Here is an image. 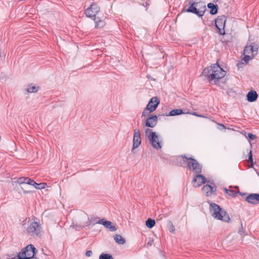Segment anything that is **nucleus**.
<instances>
[{
	"label": "nucleus",
	"mask_w": 259,
	"mask_h": 259,
	"mask_svg": "<svg viewBox=\"0 0 259 259\" xmlns=\"http://www.w3.org/2000/svg\"><path fill=\"white\" fill-rule=\"evenodd\" d=\"M202 74L210 80L213 81L215 83L225 76L226 72L218 63H216L205 68L203 70Z\"/></svg>",
	"instance_id": "nucleus-1"
},
{
	"label": "nucleus",
	"mask_w": 259,
	"mask_h": 259,
	"mask_svg": "<svg viewBox=\"0 0 259 259\" xmlns=\"http://www.w3.org/2000/svg\"><path fill=\"white\" fill-rule=\"evenodd\" d=\"M180 160L181 163L186 164L188 168L195 174H200L202 171V165L194 158L181 155L177 157V160Z\"/></svg>",
	"instance_id": "nucleus-2"
},
{
	"label": "nucleus",
	"mask_w": 259,
	"mask_h": 259,
	"mask_svg": "<svg viewBox=\"0 0 259 259\" xmlns=\"http://www.w3.org/2000/svg\"><path fill=\"white\" fill-rule=\"evenodd\" d=\"M209 210L212 216L214 219L225 222H229L230 219L227 212L216 203H210Z\"/></svg>",
	"instance_id": "nucleus-3"
},
{
	"label": "nucleus",
	"mask_w": 259,
	"mask_h": 259,
	"mask_svg": "<svg viewBox=\"0 0 259 259\" xmlns=\"http://www.w3.org/2000/svg\"><path fill=\"white\" fill-rule=\"evenodd\" d=\"M145 137L149 140L152 147L155 149L158 150L161 148V140L155 132L149 128L145 131Z\"/></svg>",
	"instance_id": "nucleus-4"
},
{
	"label": "nucleus",
	"mask_w": 259,
	"mask_h": 259,
	"mask_svg": "<svg viewBox=\"0 0 259 259\" xmlns=\"http://www.w3.org/2000/svg\"><path fill=\"white\" fill-rule=\"evenodd\" d=\"M190 4L186 10L187 12H190L197 15L199 17H202L206 10V6L203 2H189Z\"/></svg>",
	"instance_id": "nucleus-5"
},
{
	"label": "nucleus",
	"mask_w": 259,
	"mask_h": 259,
	"mask_svg": "<svg viewBox=\"0 0 259 259\" xmlns=\"http://www.w3.org/2000/svg\"><path fill=\"white\" fill-rule=\"evenodd\" d=\"M37 250L32 244L27 245L24 248L18 255V259H31L32 258Z\"/></svg>",
	"instance_id": "nucleus-6"
},
{
	"label": "nucleus",
	"mask_w": 259,
	"mask_h": 259,
	"mask_svg": "<svg viewBox=\"0 0 259 259\" xmlns=\"http://www.w3.org/2000/svg\"><path fill=\"white\" fill-rule=\"evenodd\" d=\"M27 232L34 237H39L41 232L40 224L36 222L31 223L27 229Z\"/></svg>",
	"instance_id": "nucleus-7"
},
{
	"label": "nucleus",
	"mask_w": 259,
	"mask_h": 259,
	"mask_svg": "<svg viewBox=\"0 0 259 259\" xmlns=\"http://www.w3.org/2000/svg\"><path fill=\"white\" fill-rule=\"evenodd\" d=\"M226 18L224 15L220 16L215 20V26L219 30L218 32L221 35L225 34V26L226 23Z\"/></svg>",
	"instance_id": "nucleus-8"
},
{
	"label": "nucleus",
	"mask_w": 259,
	"mask_h": 259,
	"mask_svg": "<svg viewBox=\"0 0 259 259\" xmlns=\"http://www.w3.org/2000/svg\"><path fill=\"white\" fill-rule=\"evenodd\" d=\"M100 10V7L96 4L94 3L85 10L84 13L87 17L94 19Z\"/></svg>",
	"instance_id": "nucleus-9"
},
{
	"label": "nucleus",
	"mask_w": 259,
	"mask_h": 259,
	"mask_svg": "<svg viewBox=\"0 0 259 259\" xmlns=\"http://www.w3.org/2000/svg\"><path fill=\"white\" fill-rule=\"evenodd\" d=\"M141 144V134L139 128H135L134 130V137L133 140L132 151L137 148Z\"/></svg>",
	"instance_id": "nucleus-10"
},
{
	"label": "nucleus",
	"mask_w": 259,
	"mask_h": 259,
	"mask_svg": "<svg viewBox=\"0 0 259 259\" xmlns=\"http://www.w3.org/2000/svg\"><path fill=\"white\" fill-rule=\"evenodd\" d=\"M258 50V45L255 42H252L245 47L244 52L246 54L253 55L255 57L257 54Z\"/></svg>",
	"instance_id": "nucleus-11"
},
{
	"label": "nucleus",
	"mask_w": 259,
	"mask_h": 259,
	"mask_svg": "<svg viewBox=\"0 0 259 259\" xmlns=\"http://www.w3.org/2000/svg\"><path fill=\"white\" fill-rule=\"evenodd\" d=\"M206 182V179L200 174H196L192 182L193 186L195 187H199Z\"/></svg>",
	"instance_id": "nucleus-12"
},
{
	"label": "nucleus",
	"mask_w": 259,
	"mask_h": 259,
	"mask_svg": "<svg viewBox=\"0 0 259 259\" xmlns=\"http://www.w3.org/2000/svg\"><path fill=\"white\" fill-rule=\"evenodd\" d=\"M159 104V101L157 97H154L151 98L148 102L146 107L149 110V112L154 111Z\"/></svg>",
	"instance_id": "nucleus-13"
},
{
	"label": "nucleus",
	"mask_w": 259,
	"mask_h": 259,
	"mask_svg": "<svg viewBox=\"0 0 259 259\" xmlns=\"http://www.w3.org/2000/svg\"><path fill=\"white\" fill-rule=\"evenodd\" d=\"M217 189L215 186H212L210 185L206 184L202 188V192L207 196L215 194Z\"/></svg>",
	"instance_id": "nucleus-14"
},
{
	"label": "nucleus",
	"mask_w": 259,
	"mask_h": 259,
	"mask_svg": "<svg viewBox=\"0 0 259 259\" xmlns=\"http://www.w3.org/2000/svg\"><path fill=\"white\" fill-rule=\"evenodd\" d=\"M98 223L99 224L103 225L106 228L109 229L111 231L114 232L117 229L111 222L107 221L105 219L99 220Z\"/></svg>",
	"instance_id": "nucleus-15"
},
{
	"label": "nucleus",
	"mask_w": 259,
	"mask_h": 259,
	"mask_svg": "<svg viewBox=\"0 0 259 259\" xmlns=\"http://www.w3.org/2000/svg\"><path fill=\"white\" fill-rule=\"evenodd\" d=\"M158 118L156 115H151L145 121V126L151 128L154 127L157 123Z\"/></svg>",
	"instance_id": "nucleus-16"
},
{
	"label": "nucleus",
	"mask_w": 259,
	"mask_h": 259,
	"mask_svg": "<svg viewBox=\"0 0 259 259\" xmlns=\"http://www.w3.org/2000/svg\"><path fill=\"white\" fill-rule=\"evenodd\" d=\"M245 200L250 204H257L259 203V194L251 193L246 197Z\"/></svg>",
	"instance_id": "nucleus-17"
},
{
	"label": "nucleus",
	"mask_w": 259,
	"mask_h": 259,
	"mask_svg": "<svg viewBox=\"0 0 259 259\" xmlns=\"http://www.w3.org/2000/svg\"><path fill=\"white\" fill-rule=\"evenodd\" d=\"M246 97L248 102H253L256 100L258 95L255 91H250L247 93Z\"/></svg>",
	"instance_id": "nucleus-18"
},
{
	"label": "nucleus",
	"mask_w": 259,
	"mask_h": 259,
	"mask_svg": "<svg viewBox=\"0 0 259 259\" xmlns=\"http://www.w3.org/2000/svg\"><path fill=\"white\" fill-rule=\"evenodd\" d=\"M33 181L28 177H21L18 179V183L19 184H28L32 186Z\"/></svg>",
	"instance_id": "nucleus-19"
},
{
	"label": "nucleus",
	"mask_w": 259,
	"mask_h": 259,
	"mask_svg": "<svg viewBox=\"0 0 259 259\" xmlns=\"http://www.w3.org/2000/svg\"><path fill=\"white\" fill-rule=\"evenodd\" d=\"M207 7L210 9V13L211 15H214L218 13V6L217 5H214L213 3H209L207 5Z\"/></svg>",
	"instance_id": "nucleus-20"
},
{
	"label": "nucleus",
	"mask_w": 259,
	"mask_h": 259,
	"mask_svg": "<svg viewBox=\"0 0 259 259\" xmlns=\"http://www.w3.org/2000/svg\"><path fill=\"white\" fill-rule=\"evenodd\" d=\"M94 20L96 23V28H101L103 27L105 25V22L104 21L101 20L99 17H95Z\"/></svg>",
	"instance_id": "nucleus-21"
},
{
	"label": "nucleus",
	"mask_w": 259,
	"mask_h": 259,
	"mask_svg": "<svg viewBox=\"0 0 259 259\" xmlns=\"http://www.w3.org/2000/svg\"><path fill=\"white\" fill-rule=\"evenodd\" d=\"M183 113H184L183 112V110L182 109H176L172 110L168 114H166V115L167 116H176V115H179Z\"/></svg>",
	"instance_id": "nucleus-22"
},
{
	"label": "nucleus",
	"mask_w": 259,
	"mask_h": 259,
	"mask_svg": "<svg viewBox=\"0 0 259 259\" xmlns=\"http://www.w3.org/2000/svg\"><path fill=\"white\" fill-rule=\"evenodd\" d=\"M114 239L116 243L119 244H123L125 240L120 235L116 234L114 236Z\"/></svg>",
	"instance_id": "nucleus-23"
},
{
	"label": "nucleus",
	"mask_w": 259,
	"mask_h": 259,
	"mask_svg": "<svg viewBox=\"0 0 259 259\" xmlns=\"http://www.w3.org/2000/svg\"><path fill=\"white\" fill-rule=\"evenodd\" d=\"M32 186H34L35 188L37 189H44L46 188V186H47L46 183H37L34 181H33V183L32 185Z\"/></svg>",
	"instance_id": "nucleus-24"
},
{
	"label": "nucleus",
	"mask_w": 259,
	"mask_h": 259,
	"mask_svg": "<svg viewBox=\"0 0 259 259\" xmlns=\"http://www.w3.org/2000/svg\"><path fill=\"white\" fill-rule=\"evenodd\" d=\"M155 225V221L154 220L149 218L146 221V225L148 228H152Z\"/></svg>",
	"instance_id": "nucleus-25"
},
{
	"label": "nucleus",
	"mask_w": 259,
	"mask_h": 259,
	"mask_svg": "<svg viewBox=\"0 0 259 259\" xmlns=\"http://www.w3.org/2000/svg\"><path fill=\"white\" fill-rule=\"evenodd\" d=\"M244 56L243 58V60L246 63V64L248 63L250 60H251L254 57L253 55L246 54L244 52Z\"/></svg>",
	"instance_id": "nucleus-26"
},
{
	"label": "nucleus",
	"mask_w": 259,
	"mask_h": 259,
	"mask_svg": "<svg viewBox=\"0 0 259 259\" xmlns=\"http://www.w3.org/2000/svg\"><path fill=\"white\" fill-rule=\"evenodd\" d=\"M99 259H113V258L110 254L102 253L99 256Z\"/></svg>",
	"instance_id": "nucleus-27"
},
{
	"label": "nucleus",
	"mask_w": 259,
	"mask_h": 259,
	"mask_svg": "<svg viewBox=\"0 0 259 259\" xmlns=\"http://www.w3.org/2000/svg\"><path fill=\"white\" fill-rule=\"evenodd\" d=\"M38 91V88L35 86H29L27 89V91L28 93H36Z\"/></svg>",
	"instance_id": "nucleus-28"
},
{
	"label": "nucleus",
	"mask_w": 259,
	"mask_h": 259,
	"mask_svg": "<svg viewBox=\"0 0 259 259\" xmlns=\"http://www.w3.org/2000/svg\"><path fill=\"white\" fill-rule=\"evenodd\" d=\"M225 192L228 194L229 196H231L232 197H235L236 192L232 190H229L227 188L224 189Z\"/></svg>",
	"instance_id": "nucleus-29"
},
{
	"label": "nucleus",
	"mask_w": 259,
	"mask_h": 259,
	"mask_svg": "<svg viewBox=\"0 0 259 259\" xmlns=\"http://www.w3.org/2000/svg\"><path fill=\"white\" fill-rule=\"evenodd\" d=\"M168 227L169 231L170 232H174L175 231V227L173 225L172 223H171V222L170 221L169 222L168 225Z\"/></svg>",
	"instance_id": "nucleus-30"
},
{
	"label": "nucleus",
	"mask_w": 259,
	"mask_h": 259,
	"mask_svg": "<svg viewBox=\"0 0 259 259\" xmlns=\"http://www.w3.org/2000/svg\"><path fill=\"white\" fill-rule=\"evenodd\" d=\"M98 219V218H91L89 219V221L90 222V223H92V225H95L96 224H98L97 220Z\"/></svg>",
	"instance_id": "nucleus-31"
},
{
	"label": "nucleus",
	"mask_w": 259,
	"mask_h": 259,
	"mask_svg": "<svg viewBox=\"0 0 259 259\" xmlns=\"http://www.w3.org/2000/svg\"><path fill=\"white\" fill-rule=\"evenodd\" d=\"M248 161L249 162H250L252 165L253 164V158H252V154L251 151H250L248 153Z\"/></svg>",
	"instance_id": "nucleus-32"
},
{
	"label": "nucleus",
	"mask_w": 259,
	"mask_h": 259,
	"mask_svg": "<svg viewBox=\"0 0 259 259\" xmlns=\"http://www.w3.org/2000/svg\"><path fill=\"white\" fill-rule=\"evenodd\" d=\"M150 113L149 110L147 109V107H146L142 112V117L148 115Z\"/></svg>",
	"instance_id": "nucleus-33"
},
{
	"label": "nucleus",
	"mask_w": 259,
	"mask_h": 259,
	"mask_svg": "<svg viewBox=\"0 0 259 259\" xmlns=\"http://www.w3.org/2000/svg\"><path fill=\"white\" fill-rule=\"evenodd\" d=\"M247 137L251 140H254L256 138V136L251 133H248L247 134Z\"/></svg>",
	"instance_id": "nucleus-34"
},
{
	"label": "nucleus",
	"mask_w": 259,
	"mask_h": 259,
	"mask_svg": "<svg viewBox=\"0 0 259 259\" xmlns=\"http://www.w3.org/2000/svg\"><path fill=\"white\" fill-rule=\"evenodd\" d=\"M244 231H243V225H242V223H241V227L240 228V229H239L238 230V233L241 235L242 233H243Z\"/></svg>",
	"instance_id": "nucleus-35"
},
{
	"label": "nucleus",
	"mask_w": 259,
	"mask_h": 259,
	"mask_svg": "<svg viewBox=\"0 0 259 259\" xmlns=\"http://www.w3.org/2000/svg\"><path fill=\"white\" fill-rule=\"evenodd\" d=\"M92 254V251L91 250H88L86 252L85 255L86 256L89 257L91 256Z\"/></svg>",
	"instance_id": "nucleus-36"
},
{
	"label": "nucleus",
	"mask_w": 259,
	"mask_h": 259,
	"mask_svg": "<svg viewBox=\"0 0 259 259\" xmlns=\"http://www.w3.org/2000/svg\"><path fill=\"white\" fill-rule=\"evenodd\" d=\"M92 225V223H90V222L89 221V219H88V221L86 222L85 226L88 227L89 228H90V226Z\"/></svg>",
	"instance_id": "nucleus-37"
},
{
	"label": "nucleus",
	"mask_w": 259,
	"mask_h": 259,
	"mask_svg": "<svg viewBox=\"0 0 259 259\" xmlns=\"http://www.w3.org/2000/svg\"><path fill=\"white\" fill-rule=\"evenodd\" d=\"M219 125L220 127H221V128H220V130L225 129V128H226L225 126L223 124L219 123Z\"/></svg>",
	"instance_id": "nucleus-38"
},
{
	"label": "nucleus",
	"mask_w": 259,
	"mask_h": 259,
	"mask_svg": "<svg viewBox=\"0 0 259 259\" xmlns=\"http://www.w3.org/2000/svg\"><path fill=\"white\" fill-rule=\"evenodd\" d=\"M243 65V63H238L237 64V66L238 68H240L242 67Z\"/></svg>",
	"instance_id": "nucleus-39"
},
{
	"label": "nucleus",
	"mask_w": 259,
	"mask_h": 259,
	"mask_svg": "<svg viewBox=\"0 0 259 259\" xmlns=\"http://www.w3.org/2000/svg\"><path fill=\"white\" fill-rule=\"evenodd\" d=\"M192 114L197 117H203L202 115H199L196 112H193Z\"/></svg>",
	"instance_id": "nucleus-40"
},
{
	"label": "nucleus",
	"mask_w": 259,
	"mask_h": 259,
	"mask_svg": "<svg viewBox=\"0 0 259 259\" xmlns=\"http://www.w3.org/2000/svg\"><path fill=\"white\" fill-rule=\"evenodd\" d=\"M23 193H25V194H29V193H31V191H26V190H24V191H23Z\"/></svg>",
	"instance_id": "nucleus-41"
},
{
	"label": "nucleus",
	"mask_w": 259,
	"mask_h": 259,
	"mask_svg": "<svg viewBox=\"0 0 259 259\" xmlns=\"http://www.w3.org/2000/svg\"><path fill=\"white\" fill-rule=\"evenodd\" d=\"M147 245H151V243H150V242H149L148 243H147Z\"/></svg>",
	"instance_id": "nucleus-42"
},
{
	"label": "nucleus",
	"mask_w": 259,
	"mask_h": 259,
	"mask_svg": "<svg viewBox=\"0 0 259 259\" xmlns=\"http://www.w3.org/2000/svg\"><path fill=\"white\" fill-rule=\"evenodd\" d=\"M239 194H240V195H245V194H242V193H240V192H239Z\"/></svg>",
	"instance_id": "nucleus-43"
}]
</instances>
